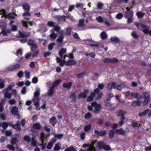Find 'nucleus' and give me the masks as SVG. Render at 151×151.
I'll return each instance as SVG.
<instances>
[{"mask_svg": "<svg viewBox=\"0 0 151 151\" xmlns=\"http://www.w3.org/2000/svg\"><path fill=\"white\" fill-rule=\"evenodd\" d=\"M134 24L136 26L138 29L142 30L144 34H149L151 35V30H149L150 28L147 25H145L142 23H138V22H135Z\"/></svg>", "mask_w": 151, "mask_h": 151, "instance_id": "1", "label": "nucleus"}, {"mask_svg": "<svg viewBox=\"0 0 151 151\" xmlns=\"http://www.w3.org/2000/svg\"><path fill=\"white\" fill-rule=\"evenodd\" d=\"M144 101L143 102L144 105H146L150 101V96L148 93H144Z\"/></svg>", "mask_w": 151, "mask_h": 151, "instance_id": "2", "label": "nucleus"}, {"mask_svg": "<svg viewBox=\"0 0 151 151\" xmlns=\"http://www.w3.org/2000/svg\"><path fill=\"white\" fill-rule=\"evenodd\" d=\"M148 112L149 113L148 114V117H150V116H151V111H150V109H148H148H146L142 112H140L139 113V115L140 117H142L143 116L146 115Z\"/></svg>", "mask_w": 151, "mask_h": 151, "instance_id": "3", "label": "nucleus"}, {"mask_svg": "<svg viewBox=\"0 0 151 151\" xmlns=\"http://www.w3.org/2000/svg\"><path fill=\"white\" fill-rule=\"evenodd\" d=\"M104 63H117L118 62V60L116 58H106L103 60Z\"/></svg>", "mask_w": 151, "mask_h": 151, "instance_id": "4", "label": "nucleus"}, {"mask_svg": "<svg viewBox=\"0 0 151 151\" xmlns=\"http://www.w3.org/2000/svg\"><path fill=\"white\" fill-rule=\"evenodd\" d=\"M96 91L95 89L93 92H91L90 95L87 98V100L88 101H91L93 100L94 97H95L96 95Z\"/></svg>", "mask_w": 151, "mask_h": 151, "instance_id": "5", "label": "nucleus"}, {"mask_svg": "<svg viewBox=\"0 0 151 151\" xmlns=\"http://www.w3.org/2000/svg\"><path fill=\"white\" fill-rule=\"evenodd\" d=\"M20 65L16 64L9 66L8 68V70L10 71H12L19 68Z\"/></svg>", "mask_w": 151, "mask_h": 151, "instance_id": "6", "label": "nucleus"}, {"mask_svg": "<svg viewBox=\"0 0 151 151\" xmlns=\"http://www.w3.org/2000/svg\"><path fill=\"white\" fill-rule=\"evenodd\" d=\"M9 126L17 131H20L21 129L20 124H15L14 125L11 123H9Z\"/></svg>", "mask_w": 151, "mask_h": 151, "instance_id": "7", "label": "nucleus"}, {"mask_svg": "<svg viewBox=\"0 0 151 151\" xmlns=\"http://www.w3.org/2000/svg\"><path fill=\"white\" fill-rule=\"evenodd\" d=\"M89 90L85 89V90H84V91L83 93H80L78 96V98L80 99V98H81V97L86 98L87 96V94L89 93Z\"/></svg>", "mask_w": 151, "mask_h": 151, "instance_id": "8", "label": "nucleus"}, {"mask_svg": "<svg viewBox=\"0 0 151 151\" xmlns=\"http://www.w3.org/2000/svg\"><path fill=\"white\" fill-rule=\"evenodd\" d=\"M126 112V111H124V110L119 109V110H118L117 111H116V113L117 116L120 118V117H122L123 116H125Z\"/></svg>", "mask_w": 151, "mask_h": 151, "instance_id": "9", "label": "nucleus"}, {"mask_svg": "<svg viewBox=\"0 0 151 151\" xmlns=\"http://www.w3.org/2000/svg\"><path fill=\"white\" fill-rule=\"evenodd\" d=\"M96 104L95 105V110L94 112L95 114H98L101 108V106L100 104H97V102H96Z\"/></svg>", "mask_w": 151, "mask_h": 151, "instance_id": "10", "label": "nucleus"}, {"mask_svg": "<svg viewBox=\"0 0 151 151\" xmlns=\"http://www.w3.org/2000/svg\"><path fill=\"white\" fill-rule=\"evenodd\" d=\"M55 18L58 22L63 21L64 22L66 21V18L65 16L57 15L55 16Z\"/></svg>", "mask_w": 151, "mask_h": 151, "instance_id": "11", "label": "nucleus"}, {"mask_svg": "<svg viewBox=\"0 0 151 151\" xmlns=\"http://www.w3.org/2000/svg\"><path fill=\"white\" fill-rule=\"evenodd\" d=\"M96 141H93L91 145H89V148L87 150H84L83 151H96L94 145Z\"/></svg>", "mask_w": 151, "mask_h": 151, "instance_id": "12", "label": "nucleus"}, {"mask_svg": "<svg viewBox=\"0 0 151 151\" xmlns=\"http://www.w3.org/2000/svg\"><path fill=\"white\" fill-rule=\"evenodd\" d=\"M106 132L105 130H102V131H99L96 130V129H95L94 130L95 133L97 134L99 136H103V135H104L106 134Z\"/></svg>", "mask_w": 151, "mask_h": 151, "instance_id": "13", "label": "nucleus"}, {"mask_svg": "<svg viewBox=\"0 0 151 151\" xmlns=\"http://www.w3.org/2000/svg\"><path fill=\"white\" fill-rule=\"evenodd\" d=\"M40 95V91H36L34 95V98L33 99V101H39L38 96Z\"/></svg>", "mask_w": 151, "mask_h": 151, "instance_id": "14", "label": "nucleus"}, {"mask_svg": "<svg viewBox=\"0 0 151 151\" xmlns=\"http://www.w3.org/2000/svg\"><path fill=\"white\" fill-rule=\"evenodd\" d=\"M126 131L124 130L123 129H116V132L117 134H121V135H125L126 133Z\"/></svg>", "mask_w": 151, "mask_h": 151, "instance_id": "15", "label": "nucleus"}, {"mask_svg": "<svg viewBox=\"0 0 151 151\" xmlns=\"http://www.w3.org/2000/svg\"><path fill=\"white\" fill-rule=\"evenodd\" d=\"M18 108L16 106H14L12 107L11 110V113L13 115H17V113H18Z\"/></svg>", "mask_w": 151, "mask_h": 151, "instance_id": "16", "label": "nucleus"}, {"mask_svg": "<svg viewBox=\"0 0 151 151\" xmlns=\"http://www.w3.org/2000/svg\"><path fill=\"white\" fill-rule=\"evenodd\" d=\"M127 85L126 83H121V84L118 85L117 87V89H118V90L121 91L122 88H124V87H127Z\"/></svg>", "mask_w": 151, "mask_h": 151, "instance_id": "17", "label": "nucleus"}, {"mask_svg": "<svg viewBox=\"0 0 151 151\" xmlns=\"http://www.w3.org/2000/svg\"><path fill=\"white\" fill-rule=\"evenodd\" d=\"M116 87L114 82H112L111 83H109L107 85V88L108 89H111L112 88H116Z\"/></svg>", "mask_w": 151, "mask_h": 151, "instance_id": "18", "label": "nucleus"}, {"mask_svg": "<svg viewBox=\"0 0 151 151\" xmlns=\"http://www.w3.org/2000/svg\"><path fill=\"white\" fill-rule=\"evenodd\" d=\"M104 86V84H99L97 88L95 89H96L97 90L96 92V93H98L99 92H100V90H99V89H103Z\"/></svg>", "mask_w": 151, "mask_h": 151, "instance_id": "19", "label": "nucleus"}, {"mask_svg": "<svg viewBox=\"0 0 151 151\" xmlns=\"http://www.w3.org/2000/svg\"><path fill=\"white\" fill-rule=\"evenodd\" d=\"M56 118L55 117H52L49 120L52 126H54L56 123Z\"/></svg>", "mask_w": 151, "mask_h": 151, "instance_id": "20", "label": "nucleus"}, {"mask_svg": "<svg viewBox=\"0 0 151 151\" xmlns=\"http://www.w3.org/2000/svg\"><path fill=\"white\" fill-rule=\"evenodd\" d=\"M1 14L2 15L1 17H4L6 18L8 16V15L6 13L5 9H0V15Z\"/></svg>", "mask_w": 151, "mask_h": 151, "instance_id": "21", "label": "nucleus"}, {"mask_svg": "<svg viewBox=\"0 0 151 151\" xmlns=\"http://www.w3.org/2000/svg\"><path fill=\"white\" fill-rule=\"evenodd\" d=\"M110 40L112 42H114L116 43H118L120 41V40L117 37H112L110 38Z\"/></svg>", "mask_w": 151, "mask_h": 151, "instance_id": "22", "label": "nucleus"}, {"mask_svg": "<svg viewBox=\"0 0 151 151\" xmlns=\"http://www.w3.org/2000/svg\"><path fill=\"white\" fill-rule=\"evenodd\" d=\"M125 14L124 15L125 17L126 18H127V22L128 23H131L132 22V17H129V15L128 14V12H124Z\"/></svg>", "mask_w": 151, "mask_h": 151, "instance_id": "23", "label": "nucleus"}, {"mask_svg": "<svg viewBox=\"0 0 151 151\" xmlns=\"http://www.w3.org/2000/svg\"><path fill=\"white\" fill-rule=\"evenodd\" d=\"M76 64V62H75L72 60H68L66 61L65 65L67 66L70 65H75Z\"/></svg>", "mask_w": 151, "mask_h": 151, "instance_id": "24", "label": "nucleus"}, {"mask_svg": "<svg viewBox=\"0 0 151 151\" xmlns=\"http://www.w3.org/2000/svg\"><path fill=\"white\" fill-rule=\"evenodd\" d=\"M64 38V36L63 34H61L60 36L57 39V42L60 43V44H61L63 41V39Z\"/></svg>", "mask_w": 151, "mask_h": 151, "instance_id": "25", "label": "nucleus"}, {"mask_svg": "<svg viewBox=\"0 0 151 151\" xmlns=\"http://www.w3.org/2000/svg\"><path fill=\"white\" fill-rule=\"evenodd\" d=\"M33 127L34 129H39L41 128V125L38 123H36L33 125Z\"/></svg>", "mask_w": 151, "mask_h": 151, "instance_id": "26", "label": "nucleus"}, {"mask_svg": "<svg viewBox=\"0 0 151 151\" xmlns=\"http://www.w3.org/2000/svg\"><path fill=\"white\" fill-rule=\"evenodd\" d=\"M84 19H81L79 20V23L78 25V27H83L84 26Z\"/></svg>", "mask_w": 151, "mask_h": 151, "instance_id": "27", "label": "nucleus"}, {"mask_svg": "<svg viewBox=\"0 0 151 151\" xmlns=\"http://www.w3.org/2000/svg\"><path fill=\"white\" fill-rule=\"evenodd\" d=\"M23 9L25 11H29L30 7L27 4H23L22 6Z\"/></svg>", "mask_w": 151, "mask_h": 151, "instance_id": "28", "label": "nucleus"}, {"mask_svg": "<svg viewBox=\"0 0 151 151\" xmlns=\"http://www.w3.org/2000/svg\"><path fill=\"white\" fill-rule=\"evenodd\" d=\"M66 52V49H65L62 48L59 52V55L61 56L62 57L63 55Z\"/></svg>", "mask_w": 151, "mask_h": 151, "instance_id": "29", "label": "nucleus"}, {"mask_svg": "<svg viewBox=\"0 0 151 151\" xmlns=\"http://www.w3.org/2000/svg\"><path fill=\"white\" fill-rule=\"evenodd\" d=\"M60 81H61L60 80H57L55 81L53 83L52 87L54 88L57 85H58L60 83Z\"/></svg>", "mask_w": 151, "mask_h": 151, "instance_id": "30", "label": "nucleus"}, {"mask_svg": "<svg viewBox=\"0 0 151 151\" xmlns=\"http://www.w3.org/2000/svg\"><path fill=\"white\" fill-rule=\"evenodd\" d=\"M142 101H139L137 100V101H134L132 103V104L133 106H140L141 104Z\"/></svg>", "mask_w": 151, "mask_h": 151, "instance_id": "31", "label": "nucleus"}, {"mask_svg": "<svg viewBox=\"0 0 151 151\" xmlns=\"http://www.w3.org/2000/svg\"><path fill=\"white\" fill-rule=\"evenodd\" d=\"M54 88L51 87L50 88V90L48 91V95L50 96H52L54 93Z\"/></svg>", "mask_w": 151, "mask_h": 151, "instance_id": "32", "label": "nucleus"}, {"mask_svg": "<svg viewBox=\"0 0 151 151\" xmlns=\"http://www.w3.org/2000/svg\"><path fill=\"white\" fill-rule=\"evenodd\" d=\"M125 119L124 116H123L122 117L119 118L120 121L119 122V124L120 126H122L124 124V120Z\"/></svg>", "mask_w": 151, "mask_h": 151, "instance_id": "33", "label": "nucleus"}, {"mask_svg": "<svg viewBox=\"0 0 151 151\" xmlns=\"http://www.w3.org/2000/svg\"><path fill=\"white\" fill-rule=\"evenodd\" d=\"M100 36L102 39H106L107 37V34L106 32H102L100 34Z\"/></svg>", "mask_w": 151, "mask_h": 151, "instance_id": "34", "label": "nucleus"}, {"mask_svg": "<svg viewBox=\"0 0 151 151\" xmlns=\"http://www.w3.org/2000/svg\"><path fill=\"white\" fill-rule=\"evenodd\" d=\"M115 134V132L114 130L111 129L110 130L109 132V135L110 138H112Z\"/></svg>", "mask_w": 151, "mask_h": 151, "instance_id": "35", "label": "nucleus"}, {"mask_svg": "<svg viewBox=\"0 0 151 151\" xmlns=\"http://www.w3.org/2000/svg\"><path fill=\"white\" fill-rule=\"evenodd\" d=\"M96 104V101H93L91 103V104L90 106H88V108L89 110H93V106H94L95 104Z\"/></svg>", "mask_w": 151, "mask_h": 151, "instance_id": "36", "label": "nucleus"}, {"mask_svg": "<svg viewBox=\"0 0 151 151\" xmlns=\"http://www.w3.org/2000/svg\"><path fill=\"white\" fill-rule=\"evenodd\" d=\"M37 45L36 44H34L30 46L31 50L32 52H33L37 48Z\"/></svg>", "mask_w": 151, "mask_h": 151, "instance_id": "37", "label": "nucleus"}, {"mask_svg": "<svg viewBox=\"0 0 151 151\" xmlns=\"http://www.w3.org/2000/svg\"><path fill=\"white\" fill-rule=\"evenodd\" d=\"M23 139L28 143H29L31 141V139L29 136L28 135L24 136L23 137Z\"/></svg>", "mask_w": 151, "mask_h": 151, "instance_id": "38", "label": "nucleus"}, {"mask_svg": "<svg viewBox=\"0 0 151 151\" xmlns=\"http://www.w3.org/2000/svg\"><path fill=\"white\" fill-rule=\"evenodd\" d=\"M59 145H60L61 144L60 142H58L55 145L54 149L55 151H58L61 148L59 146Z\"/></svg>", "mask_w": 151, "mask_h": 151, "instance_id": "39", "label": "nucleus"}, {"mask_svg": "<svg viewBox=\"0 0 151 151\" xmlns=\"http://www.w3.org/2000/svg\"><path fill=\"white\" fill-rule=\"evenodd\" d=\"M72 85V83L71 82H70L68 83H64L63 84V86L64 88H66L68 86H71Z\"/></svg>", "mask_w": 151, "mask_h": 151, "instance_id": "40", "label": "nucleus"}, {"mask_svg": "<svg viewBox=\"0 0 151 151\" xmlns=\"http://www.w3.org/2000/svg\"><path fill=\"white\" fill-rule=\"evenodd\" d=\"M18 140L17 138H13L11 139V143L12 145H14L17 142Z\"/></svg>", "mask_w": 151, "mask_h": 151, "instance_id": "41", "label": "nucleus"}, {"mask_svg": "<svg viewBox=\"0 0 151 151\" xmlns=\"http://www.w3.org/2000/svg\"><path fill=\"white\" fill-rule=\"evenodd\" d=\"M57 36V34L55 33L53 31H52V33L50 35V38L53 39V40H55Z\"/></svg>", "mask_w": 151, "mask_h": 151, "instance_id": "42", "label": "nucleus"}, {"mask_svg": "<svg viewBox=\"0 0 151 151\" xmlns=\"http://www.w3.org/2000/svg\"><path fill=\"white\" fill-rule=\"evenodd\" d=\"M71 28L70 27H68L66 29V32L65 33V35L68 36L70 35V30Z\"/></svg>", "mask_w": 151, "mask_h": 151, "instance_id": "43", "label": "nucleus"}, {"mask_svg": "<svg viewBox=\"0 0 151 151\" xmlns=\"http://www.w3.org/2000/svg\"><path fill=\"white\" fill-rule=\"evenodd\" d=\"M55 23L52 21H49L47 23V25L49 27H55Z\"/></svg>", "mask_w": 151, "mask_h": 151, "instance_id": "44", "label": "nucleus"}, {"mask_svg": "<svg viewBox=\"0 0 151 151\" xmlns=\"http://www.w3.org/2000/svg\"><path fill=\"white\" fill-rule=\"evenodd\" d=\"M55 45V44L54 43H52L49 45L48 46V49L49 50H52L53 49V47Z\"/></svg>", "mask_w": 151, "mask_h": 151, "instance_id": "45", "label": "nucleus"}, {"mask_svg": "<svg viewBox=\"0 0 151 151\" xmlns=\"http://www.w3.org/2000/svg\"><path fill=\"white\" fill-rule=\"evenodd\" d=\"M54 27V28L51 30L52 31H55L58 32L60 30V28L58 26V24L55 25Z\"/></svg>", "mask_w": 151, "mask_h": 151, "instance_id": "46", "label": "nucleus"}, {"mask_svg": "<svg viewBox=\"0 0 151 151\" xmlns=\"http://www.w3.org/2000/svg\"><path fill=\"white\" fill-rule=\"evenodd\" d=\"M32 145L34 146L36 145V141L35 139V137H32L31 142Z\"/></svg>", "mask_w": 151, "mask_h": 151, "instance_id": "47", "label": "nucleus"}, {"mask_svg": "<svg viewBox=\"0 0 151 151\" xmlns=\"http://www.w3.org/2000/svg\"><path fill=\"white\" fill-rule=\"evenodd\" d=\"M85 72H83L82 73H78L77 75V78H83V77H84V74H85Z\"/></svg>", "mask_w": 151, "mask_h": 151, "instance_id": "48", "label": "nucleus"}, {"mask_svg": "<svg viewBox=\"0 0 151 151\" xmlns=\"http://www.w3.org/2000/svg\"><path fill=\"white\" fill-rule=\"evenodd\" d=\"M103 148L105 150H110L111 148L109 145H104L103 146Z\"/></svg>", "mask_w": 151, "mask_h": 151, "instance_id": "49", "label": "nucleus"}, {"mask_svg": "<svg viewBox=\"0 0 151 151\" xmlns=\"http://www.w3.org/2000/svg\"><path fill=\"white\" fill-rule=\"evenodd\" d=\"M63 136L64 135L62 134H58L55 135V138H57L58 139H61Z\"/></svg>", "mask_w": 151, "mask_h": 151, "instance_id": "50", "label": "nucleus"}, {"mask_svg": "<svg viewBox=\"0 0 151 151\" xmlns=\"http://www.w3.org/2000/svg\"><path fill=\"white\" fill-rule=\"evenodd\" d=\"M144 13H143L142 12H141V11H140L139 12H138L137 13V15L138 17L139 18H142L144 16Z\"/></svg>", "mask_w": 151, "mask_h": 151, "instance_id": "51", "label": "nucleus"}, {"mask_svg": "<svg viewBox=\"0 0 151 151\" xmlns=\"http://www.w3.org/2000/svg\"><path fill=\"white\" fill-rule=\"evenodd\" d=\"M131 95L132 97H133L134 98H138L139 95V93H131Z\"/></svg>", "mask_w": 151, "mask_h": 151, "instance_id": "52", "label": "nucleus"}, {"mask_svg": "<svg viewBox=\"0 0 151 151\" xmlns=\"http://www.w3.org/2000/svg\"><path fill=\"white\" fill-rule=\"evenodd\" d=\"M9 126V124H8L7 123L5 122H4L2 124V127L3 129H6L8 126Z\"/></svg>", "mask_w": 151, "mask_h": 151, "instance_id": "53", "label": "nucleus"}, {"mask_svg": "<svg viewBox=\"0 0 151 151\" xmlns=\"http://www.w3.org/2000/svg\"><path fill=\"white\" fill-rule=\"evenodd\" d=\"M6 147L10 150L14 151L15 150V148L12 145H7L6 146Z\"/></svg>", "mask_w": 151, "mask_h": 151, "instance_id": "54", "label": "nucleus"}, {"mask_svg": "<svg viewBox=\"0 0 151 151\" xmlns=\"http://www.w3.org/2000/svg\"><path fill=\"white\" fill-rule=\"evenodd\" d=\"M29 11H26V12L23 13L22 16L23 17H26V16H28L30 17L31 16V14L29 12Z\"/></svg>", "mask_w": 151, "mask_h": 151, "instance_id": "55", "label": "nucleus"}, {"mask_svg": "<svg viewBox=\"0 0 151 151\" xmlns=\"http://www.w3.org/2000/svg\"><path fill=\"white\" fill-rule=\"evenodd\" d=\"M91 124H89L87 125V126H86L84 128V129L86 131H88L89 129H91Z\"/></svg>", "mask_w": 151, "mask_h": 151, "instance_id": "56", "label": "nucleus"}, {"mask_svg": "<svg viewBox=\"0 0 151 151\" xmlns=\"http://www.w3.org/2000/svg\"><path fill=\"white\" fill-rule=\"evenodd\" d=\"M65 151H74V149L72 146H71L68 148H66Z\"/></svg>", "mask_w": 151, "mask_h": 151, "instance_id": "57", "label": "nucleus"}, {"mask_svg": "<svg viewBox=\"0 0 151 151\" xmlns=\"http://www.w3.org/2000/svg\"><path fill=\"white\" fill-rule=\"evenodd\" d=\"M12 97V94L8 93H5L4 95V97L6 98L10 99Z\"/></svg>", "mask_w": 151, "mask_h": 151, "instance_id": "58", "label": "nucleus"}, {"mask_svg": "<svg viewBox=\"0 0 151 151\" xmlns=\"http://www.w3.org/2000/svg\"><path fill=\"white\" fill-rule=\"evenodd\" d=\"M25 77L27 79H29L30 78V73L29 72L27 71H25Z\"/></svg>", "mask_w": 151, "mask_h": 151, "instance_id": "59", "label": "nucleus"}, {"mask_svg": "<svg viewBox=\"0 0 151 151\" xmlns=\"http://www.w3.org/2000/svg\"><path fill=\"white\" fill-rule=\"evenodd\" d=\"M38 81V79L37 77H33L32 80V82L33 83H36Z\"/></svg>", "mask_w": 151, "mask_h": 151, "instance_id": "60", "label": "nucleus"}, {"mask_svg": "<svg viewBox=\"0 0 151 151\" xmlns=\"http://www.w3.org/2000/svg\"><path fill=\"white\" fill-rule=\"evenodd\" d=\"M99 147V148H103V146L104 145V142L102 141H99L97 143Z\"/></svg>", "mask_w": 151, "mask_h": 151, "instance_id": "61", "label": "nucleus"}, {"mask_svg": "<svg viewBox=\"0 0 151 151\" xmlns=\"http://www.w3.org/2000/svg\"><path fill=\"white\" fill-rule=\"evenodd\" d=\"M22 24L23 26L24 27H26L27 28L28 27V22L25 21H23L22 22Z\"/></svg>", "mask_w": 151, "mask_h": 151, "instance_id": "62", "label": "nucleus"}, {"mask_svg": "<svg viewBox=\"0 0 151 151\" xmlns=\"http://www.w3.org/2000/svg\"><path fill=\"white\" fill-rule=\"evenodd\" d=\"M23 75V73L22 71H20L18 72V73H17V76L19 78H22Z\"/></svg>", "mask_w": 151, "mask_h": 151, "instance_id": "63", "label": "nucleus"}, {"mask_svg": "<svg viewBox=\"0 0 151 151\" xmlns=\"http://www.w3.org/2000/svg\"><path fill=\"white\" fill-rule=\"evenodd\" d=\"M65 60L64 59L62 60L61 62L59 63L60 65L61 66H63L64 64L65 65Z\"/></svg>", "mask_w": 151, "mask_h": 151, "instance_id": "64", "label": "nucleus"}]
</instances>
